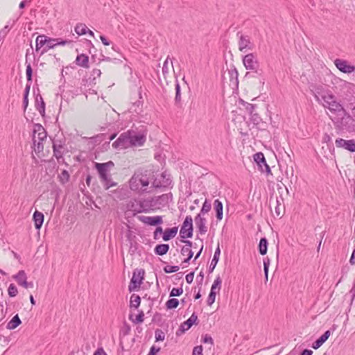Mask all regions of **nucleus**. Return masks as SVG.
<instances>
[{"instance_id":"obj_62","label":"nucleus","mask_w":355,"mask_h":355,"mask_svg":"<svg viewBox=\"0 0 355 355\" xmlns=\"http://www.w3.org/2000/svg\"><path fill=\"white\" fill-rule=\"evenodd\" d=\"M202 342L204 343H210L211 345H214V340L208 334H206L202 337Z\"/></svg>"},{"instance_id":"obj_59","label":"nucleus","mask_w":355,"mask_h":355,"mask_svg":"<svg viewBox=\"0 0 355 355\" xmlns=\"http://www.w3.org/2000/svg\"><path fill=\"white\" fill-rule=\"evenodd\" d=\"M202 346L198 345L193 347L192 355H202Z\"/></svg>"},{"instance_id":"obj_49","label":"nucleus","mask_w":355,"mask_h":355,"mask_svg":"<svg viewBox=\"0 0 355 355\" xmlns=\"http://www.w3.org/2000/svg\"><path fill=\"white\" fill-rule=\"evenodd\" d=\"M270 266V259L268 257H266L263 259V271L266 281L268 280V270Z\"/></svg>"},{"instance_id":"obj_44","label":"nucleus","mask_w":355,"mask_h":355,"mask_svg":"<svg viewBox=\"0 0 355 355\" xmlns=\"http://www.w3.org/2000/svg\"><path fill=\"white\" fill-rule=\"evenodd\" d=\"M275 204H276V206H275V213H276V215L277 216H280V215L282 214V211H281V205H282V202H283L284 201V199L282 196L279 197V198L278 197H275Z\"/></svg>"},{"instance_id":"obj_46","label":"nucleus","mask_w":355,"mask_h":355,"mask_svg":"<svg viewBox=\"0 0 355 355\" xmlns=\"http://www.w3.org/2000/svg\"><path fill=\"white\" fill-rule=\"evenodd\" d=\"M221 284H222V279L220 277V276L216 277V278L215 279V280L211 286V291H216V289L217 288L218 289L217 292L218 293L221 288Z\"/></svg>"},{"instance_id":"obj_15","label":"nucleus","mask_w":355,"mask_h":355,"mask_svg":"<svg viewBox=\"0 0 355 355\" xmlns=\"http://www.w3.org/2000/svg\"><path fill=\"white\" fill-rule=\"evenodd\" d=\"M137 218L139 221L144 224L150 226H159L163 223V218L162 216H138Z\"/></svg>"},{"instance_id":"obj_20","label":"nucleus","mask_w":355,"mask_h":355,"mask_svg":"<svg viewBox=\"0 0 355 355\" xmlns=\"http://www.w3.org/2000/svg\"><path fill=\"white\" fill-rule=\"evenodd\" d=\"M37 132V139L40 141H43L46 139L47 132L44 127L40 123H35L33 127V135L35 136Z\"/></svg>"},{"instance_id":"obj_28","label":"nucleus","mask_w":355,"mask_h":355,"mask_svg":"<svg viewBox=\"0 0 355 355\" xmlns=\"http://www.w3.org/2000/svg\"><path fill=\"white\" fill-rule=\"evenodd\" d=\"M49 42V37L45 35H40L36 38L35 51H38L42 47H44L46 43Z\"/></svg>"},{"instance_id":"obj_23","label":"nucleus","mask_w":355,"mask_h":355,"mask_svg":"<svg viewBox=\"0 0 355 355\" xmlns=\"http://www.w3.org/2000/svg\"><path fill=\"white\" fill-rule=\"evenodd\" d=\"M178 230V227H173L171 228H166L164 231H163L162 239L164 241H168L172 239H173Z\"/></svg>"},{"instance_id":"obj_61","label":"nucleus","mask_w":355,"mask_h":355,"mask_svg":"<svg viewBox=\"0 0 355 355\" xmlns=\"http://www.w3.org/2000/svg\"><path fill=\"white\" fill-rule=\"evenodd\" d=\"M160 351V347L153 345L147 355H156Z\"/></svg>"},{"instance_id":"obj_3","label":"nucleus","mask_w":355,"mask_h":355,"mask_svg":"<svg viewBox=\"0 0 355 355\" xmlns=\"http://www.w3.org/2000/svg\"><path fill=\"white\" fill-rule=\"evenodd\" d=\"M243 63L247 70H250L261 76L262 70L259 69V63L257 55L253 53H248L243 57Z\"/></svg>"},{"instance_id":"obj_55","label":"nucleus","mask_w":355,"mask_h":355,"mask_svg":"<svg viewBox=\"0 0 355 355\" xmlns=\"http://www.w3.org/2000/svg\"><path fill=\"white\" fill-rule=\"evenodd\" d=\"M54 40H55V46H58V45L64 46L65 44H69L71 43V42H72L71 40H62L61 38H54Z\"/></svg>"},{"instance_id":"obj_40","label":"nucleus","mask_w":355,"mask_h":355,"mask_svg":"<svg viewBox=\"0 0 355 355\" xmlns=\"http://www.w3.org/2000/svg\"><path fill=\"white\" fill-rule=\"evenodd\" d=\"M101 182L105 190H107L110 187H115L116 185V183L112 181L111 175L107 177V180H101Z\"/></svg>"},{"instance_id":"obj_16","label":"nucleus","mask_w":355,"mask_h":355,"mask_svg":"<svg viewBox=\"0 0 355 355\" xmlns=\"http://www.w3.org/2000/svg\"><path fill=\"white\" fill-rule=\"evenodd\" d=\"M337 148H344L351 153L355 152V140H345L342 138H338L335 141Z\"/></svg>"},{"instance_id":"obj_11","label":"nucleus","mask_w":355,"mask_h":355,"mask_svg":"<svg viewBox=\"0 0 355 355\" xmlns=\"http://www.w3.org/2000/svg\"><path fill=\"white\" fill-rule=\"evenodd\" d=\"M64 146H65V139H53V156L56 157L58 161L60 159H62L63 155L64 154Z\"/></svg>"},{"instance_id":"obj_4","label":"nucleus","mask_w":355,"mask_h":355,"mask_svg":"<svg viewBox=\"0 0 355 355\" xmlns=\"http://www.w3.org/2000/svg\"><path fill=\"white\" fill-rule=\"evenodd\" d=\"M144 274L145 270L142 268H137L133 271L132 277L128 286V291L130 292L135 291L140 287L144 279Z\"/></svg>"},{"instance_id":"obj_64","label":"nucleus","mask_w":355,"mask_h":355,"mask_svg":"<svg viewBox=\"0 0 355 355\" xmlns=\"http://www.w3.org/2000/svg\"><path fill=\"white\" fill-rule=\"evenodd\" d=\"M93 355H107V354L102 347H99L94 352Z\"/></svg>"},{"instance_id":"obj_57","label":"nucleus","mask_w":355,"mask_h":355,"mask_svg":"<svg viewBox=\"0 0 355 355\" xmlns=\"http://www.w3.org/2000/svg\"><path fill=\"white\" fill-rule=\"evenodd\" d=\"M180 252H181L182 255L187 256V257L189 256H190V257L193 256V252L192 251L191 249H190L189 248H182Z\"/></svg>"},{"instance_id":"obj_50","label":"nucleus","mask_w":355,"mask_h":355,"mask_svg":"<svg viewBox=\"0 0 355 355\" xmlns=\"http://www.w3.org/2000/svg\"><path fill=\"white\" fill-rule=\"evenodd\" d=\"M155 342L163 341L165 338L164 333L159 329H157L155 331Z\"/></svg>"},{"instance_id":"obj_43","label":"nucleus","mask_w":355,"mask_h":355,"mask_svg":"<svg viewBox=\"0 0 355 355\" xmlns=\"http://www.w3.org/2000/svg\"><path fill=\"white\" fill-rule=\"evenodd\" d=\"M131 331V327L129 324H128L125 321L123 322V326L120 330V336H126L130 334Z\"/></svg>"},{"instance_id":"obj_14","label":"nucleus","mask_w":355,"mask_h":355,"mask_svg":"<svg viewBox=\"0 0 355 355\" xmlns=\"http://www.w3.org/2000/svg\"><path fill=\"white\" fill-rule=\"evenodd\" d=\"M13 279L17 282L19 286L25 288H33L34 284L33 282H27V276L24 270H19L16 275L13 276Z\"/></svg>"},{"instance_id":"obj_52","label":"nucleus","mask_w":355,"mask_h":355,"mask_svg":"<svg viewBox=\"0 0 355 355\" xmlns=\"http://www.w3.org/2000/svg\"><path fill=\"white\" fill-rule=\"evenodd\" d=\"M183 293V289L180 288H173L170 292V297H178L180 296Z\"/></svg>"},{"instance_id":"obj_30","label":"nucleus","mask_w":355,"mask_h":355,"mask_svg":"<svg viewBox=\"0 0 355 355\" xmlns=\"http://www.w3.org/2000/svg\"><path fill=\"white\" fill-rule=\"evenodd\" d=\"M172 199V193H165L162 194L161 196H157V200L158 201V204L159 205V207H164L166 205H168L169 200H171Z\"/></svg>"},{"instance_id":"obj_56","label":"nucleus","mask_w":355,"mask_h":355,"mask_svg":"<svg viewBox=\"0 0 355 355\" xmlns=\"http://www.w3.org/2000/svg\"><path fill=\"white\" fill-rule=\"evenodd\" d=\"M69 174L67 170H63L60 175V181L62 183H65L69 180Z\"/></svg>"},{"instance_id":"obj_9","label":"nucleus","mask_w":355,"mask_h":355,"mask_svg":"<svg viewBox=\"0 0 355 355\" xmlns=\"http://www.w3.org/2000/svg\"><path fill=\"white\" fill-rule=\"evenodd\" d=\"M130 133L128 130L123 132L118 139L112 143V147L115 149H125L130 147Z\"/></svg>"},{"instance_id":"obj_58","label":"nucleus","mask_w":355,"mask_h":355,"mask_svg":"<svg viewBox=\"0 0 355 355\" xmlns=\"http://www.w3.org/2000/svg\"><path fill=\"white\" fill-rule=\"evenodd\" d=\"M163 234V229L162 227L159 225V226H157L155 230L154 231V233H153V238L155 240H158L159 239V234Z\"/></svg>"},{"instance_id":"obj_13","label":"nucleus","mask_w":355,"mask_h":355,"mask_svg":"<svg viewBox=\"0 0 355 355\" xmlns=\"http://www.w3.org/2000/svg\"><path fill=\"white\" fill-rule=\"evenodd\" d=\"M33 94L35 96V109L39 112L41 116H44L45 114V103L44 99L40 94V91L38 87H33Z\"/></svg>"},{"instance_id":"obj_38","label":"nucleus","mask_w":355,"mask_h":355,"mask_svg":"<svg viewBox=\"0 0 355 355\" xmlns=\"http://www.w3.org/2000/svg\"><path fill=\"white\" fill-rule=\"evenodd\" d=\"M33 143L34 145V150L36 153H40L44 150V145L42 141H37L35 139V136L33 135Z\"/></svg>"},{"instance_id":"obj_54","label":"nucleus","mask_w":355,"mask_h":355,"mask_svg":"<svg viewBox=\"0 0 355 355\" xmlns=\"http://www.w3.org/2000/svg\"><path fill=\"white\" fill-rule=\"evenodd\" d=\"M162 180L161 182H162V187H167L172 182L171 180L168 177L167 178L166 175L165 173L162 174Z\"/></svg>"},{"instance_id":"obj_35","label":"nucleus","mask_w":355,"mask_h":355,"mask_svg":"<svg viewBox=\"0 0 355 355\" xmlns=\"http://www.w3.org/2000/svg\"><path fill=\"white\" fill-rule=\"evenodd\" d=\"M74 31L78 35H83L87 33L89 28L85 24L79 23L76 26Z\"/></svg>"},{"instance_id":"obj_19","label":"nucleus","mask_w":355,"mask_h":355,"mask_svg":"<svg viewBox=\"0 0 355 355\" xmlns=\"http://www.w3.org/2000/svg\"><path fill=\"white\" fill-rule=\"evenodd\" d=\"M228 75L230 78V85L232 86L233 89L237 88L239 85V73L234 65L228 69Z\"/></svg>"},{"instance_id":"obj_47","label":"nucleus","mask_w":355,"mask_h":355,"mask_svg":"<svg viewBox=\"0 0 355 355\" xmlns=\"http://www.w3.org/2000/svg\"><path fill=\"white\" fill-rule=\"evenodd\" d=\"M26 75L27 82L32 83L33 82V69L31 63H26Z\"/></svg>"},{"instance_id":"obj_33","label":"nucleus","mask_w":355,"mask_h":355,"mask_svg":"<svg viewBox=\"0 0 355 355\" xmlns=\"http://www.w3.org/2000/svg\"><path fill=\"white\" fill-rule=\"evenodd\" d=\"M175 104L178 107H181V89L180 83L178 80L175 83Z\"/></svg>"},{"instance_id":"obj_45","label":"nucleus","mask_w":355,"mask_h":355,"mask_svg":"<svg viewBox=\"0 0 355 355\" xmlns=\"http://www.w3.org/2000/svg\"><path fill=\"white\" fill-rule=\"evenodd\" d=\"M211 202L206 199L202 205V207L200 209V212L199 214H200V216H202V214H207L211 210Z\"/></svg>"},{"instance_id":"obj_22","label":"nucleus","mask_w":355,"mask_h":355,"mask_svg":"<svg viewBox=\"0 0 355 355\" xmlns=\"http://www.w3.org/2000/svg\"><path fill=\"white\" fill-rule=\"evenodd\" d=\"M44 219V214L36 210L33 215V220L34 221L35 227L36 230H40L43 225Z\"/></svg>"},{"instance_id":"obj_31","label":"nucleus","mask_w":355,"mask_h":355,"mask_svg":"<svg viewBox=\"0 0 355 355\" xmlns=\"http://www.w3.org/2000/svg\"><path fill=\"white\" fill-rule=\"evenodd\" d=\"M268 241L266 237H262L258 245L259 252L261 255H265L268 251Z\"/></svg>"},{"instance_id":"obj_24","label":"nucleus","mask_w":355,"mask_h":355,"mask_svg":"<svg viewBox=\"0 0 355 355\" xmlns=\"http://www.w3.org/2000/svg\"><path fill=\"white\" fill-rule=\"evenodd\" d=\"M75 63L80 67L88 69L89 67V57L84 53L79 54L76 58Z\"/></svg>"},{"instance_id":"obj_41","label":"nucleus","mask_w":355,"mask_h":355,"mask_svg":"<svg viewBox=\"0 0 355 355\" xmlns=\"http://www.w3.org/2000/svg\"><path fill=\"white\" fill-rule=\"evenodd\" d=\"M55 46L54 38L49 37V42L46 43L45 46L43 48L40 53V55H42L45 53H46L49 49H53Z\"/></svg>"},{"instance_id":"obj_34","label":"nucleus","mask_w":355,"mask_h":355,"mask_svg":"<svg viewBox=\"0 0 355 355\" xmlns=\"http://www.w3.org/2000/svg\"><path fill=\"white\" fill-rule=\"evenodd\" d=\"M141 303V297L139 295L132 294L130 297V306L135 309H138Z\"/></svg>"},{"instance_id":"obj_53","label":"nucleus","mask_w":355,"mask_h":355,"mask_svg":"<svg viewBox=\"0 0 355 355\" xmlns=\"http://www.w3.org/2000/svg\"><path fill=\"white\" fill-rule=\"evenodd\" d=\"M180 267L178 266H166L164 267V271L166 273H173L178 271Z\"/></svg>"},{"instance_id":"obj_8","label":"nucleus","mask_w":355,"mask_h":355,"mask_svg":"<svg viewBox=\"0 0 355 355\" xmlns=\"http://www.w3.org/2000/svg\"><path fill=\"white\" fill-rule=\"evenodd\" d=\"M254 161L258 166V169L262 173H271L270 166L268 165L264 154L258 152L253 155Z\"/></svg>"},{"instance_id":"obj_26","label":"nucleus","mask_w":355,"mask_h":355,"mask_svg":"<svg viewBox=\"0 0 355 355\" xmlns=\"http://www.w3.org/2000/svg\"><path fill=\"white\" fill-rule=\"evenodd\" d=\"M220 254V250L219 245H218V247L216 248V249L215 250L214 257L212 258V260L211 261L210 266L208 269L209 273H211L214 271V268H216V266L219 261Z\"/></svg>"},{"instance_id":"obj_51","label":"nucleus","mask_w":355,"mask_h":355,"mask_svg":"<svg viewBox=\"0 0 355 355\" xmlns=\"http://www.w3.org/2000/svg\"><path fill=\"white\" fill-rule=\"evenodd\" d=\"M216 293H217L216 291H210V293L208 295L207 300V305L211 306L214 303L215 300H216Z\"/></svg>"},{"instance_id":"obj_39","label":"nucleus","mask_w":355,"mask_h":355,"mask_svg":"<svg viewBox=\"0 0 355 355\" xmlns=\"http://www.w3.org/2000/svg\"><path fill=\"white\" fill-rule=\"evenodd\" d=\"M129 319L135 324H139L144 322V313L143 311H140L139 313L137 315L136 318L133 319L132 315H130Z\"/></svg>"},{"instance_id":"obj_17","label":"nucleus","mask_w":355,"mask_h":355,"mask_svg":"<svg viewBox=\"0 0 355 355\" xmlns=\"http://www.w3.org/2000/svg\"><path fill=\"white\" fill-rule=\"evenodd\" d=\"M334 64L337 69H339L341 72L345 73H351L355 71V66L349 64L346 60L336 59Z\"/></svg>"},{"instance_id":"obj_25","label":"nucleus","mask_w":355,"mask_h":355,"mask_svg":"<svg viewBox=\"0 0 355 355\" xmlns=\"http://www.w3.org/2000/svg\"><path fill=\"white\" fill-rule=\"evenodd\" d=\"M214 209L216 211V217L218 220H221L223 216V206L221 201L216 199L214 202Z\"/></svg>"},{"instance_id":"obj_48","label":"nucleus","mask_w":355,"mask_h":355,"mask_svg":"<svg viewBox=\"0 0 355 355\" xmlns=\"http://www.w3.org/2000/svg\"><path fill=\"white\" fill-rule=\"evenodd\" d=\"M8 295L10 297H14L18 294V290L14 284H10L8 288Z\"/></svg>"},{"instance_id":"obj_2","label":"nucleus","mask_w":355,"mask_h":355,"mask_svg":"<svg viewBox=\"0 0 355 355\" xmlns=\"http://www.w3.org/2000/svg\"><path fill=\"white\" fill-rule=\"evenodd\" d=\"M148 205H150V204H149L146 199H140L130 200L128 203L127 207L128 211H132V215L135 216L139 213L150 212V207Z\"/></svg>"},{"instance_id":"obj_42","label":"nucleus","mask_w":355,"mask_h":355,"mask_svg":"<svg viewBox=\"0 0 355 355\" xmlns=\"http://www.w3.org/2000/svg\"><path fill=\"white\" fill-rule=\"evenodd\" d=\"M156 200L157 197L146 199V200L148 201L149 204H150V205H148L150 207V211L160 207L159 205L158 204V201Z\"/></svg>"},{"instance_id":"obj_32","label":"nucleus","mask_w":355,"mask_h":355,"mask_svg":"<svg viewBox=\"0 0 355 355\" xmlns=\"http://www.w3.org/2000/svg\"><path fill=\"white\" fill-rule=\"evenodd\" d=\"M189 330L193 324H198V315L195 312L186 321L182 323Z\"/></svg>"},{"instance_id":"obj_10","label":"nucleus","mask_w":355,"mask_h":355,"mask_svg":"<svg viewBox=\"0 0 355 355\" xmlns=\"http://www.w3.org/2000/svg\"><path fill=\"white\" fill-rule=\"evenodd\" d=\"M130 141L131 146H142L146 140V135L144 132H137L133 130H129Z\"/></svg>"},{"instance_id":"obj_36","label":"nucleus","mask_w":355,"mask_h":355,"mask_svg":"<svg viewBox=\"0 0 355 355\" xmlns=\"http://www.w3.org/2000/svg\"><path fill=\"white\" fill-rule=\"evenodd\" d=\"M250 120L254 123V125H256L258 128H262L260 125L263 124V122L262 121L261 118L259 116L257 113H253L250 115Z\"/></svg>"},{"instance_id":"obj_18","label":"nucleus","mask_w":355,"mask_h":355,"mask_svg":"<svg viewBox=\"0 0 355 355\" xmlns=\"http://www.w3.org/2000/svg\"><path fill=\"white\" fill-rule=\"evenodd\" d=\"M194 220L199 234L201 235L206 234L207 232L206 218L200 216V214H198L195 217Z\"/></svg>"},{"instance_id":"obj_1","label":"nucleus","mask_w":355,"mask_h":355,"mask_svg":"<svg viewBox=\"0 0 355 355\" xmlns=\"http://www.w3.org/2000/svg\"><path fill=\"white\" fill-rule=\"evenodd\" d=\"M322 99L324 101V107H327L331 112L337 114H340V112H343L344 114H346V110L343 106L336 101V98L333 94L322 95Z\"/></svg>"},{"instance_id":"obj_5","label":"nucleus","mask_w":355,"mask_h":355,"mask_svg":"<svg viewBox=\"0 0 355 355\" xmlns=\"http://www.w3.org/2000/svg\"><path fill=\"white\" fill-rule=\"evenodd\" d=\"M193 226L191 216H187L180 230V236L182 239H189L193 236Z\"/></svg>"},{"instance_id":"obj_63","label":"nucleus","mask_w":355,"mask_h":355,"mask_svg":"<svg viewBox=\"0 0 355 355\" xmlns=\"http://www.w3.org/2000/svg\"><path fill=\"white\" fill-rule=\"evenodd\" d=\"M194 277V271H192L186 275V281L188 284H191Z\"/></svg>"},{"instance_id":"obj_37","label":"nucleus","mask_w":355,"mask_h":355,"mask_svg":"<svg viewBox=\"0 0 355 355\" xmlns=\"http://www.w3.org/2000/svg\"><path fill=\"white\" fill-rule=\"evenodd\" d=\"M179 300L176 298H171L166 302V307L167 309H176L179 305Z\"/></svg>"},{"instance_id":"obj_6","label":"nucleus","mask_w":355,"mask_h":355,"mask_svg":"<svg viewBox=\"0 0 355 355\" xmlns=\"http://www.w3.org/2000/svg\"><path fill=\"white\" fill-rule=\"evenodd\" d=\"M114 166L112 161L104 163H95V168L97 170L99 178L101 180H107V177L110 176V168Z\"/></svg>"},{"instance_id":"obj_60","label":"nucleus","mask_w":355,"mask_h":355,"mask_svg":"<svg viewBox=\"0 0 355 355\" xmlns=\"http://www.w3.org/2000/svg\"><path fill=\"white\" fill-rule=\"evenodd\" d=\"M244 104L245 105V110H247V112L250 115L254 113V110L256 105L254 104L248 103H245Z\"/></svg>"},{"instance_id":"obj_29","label":"nucleus","mask_w":355,"mask_h":355,"mask_svg":"<svg viewBox=\"0 0 355 355\" xmlns=\"http://www.w3.org/2000/svg\"><path fill=\"white\" fill-rule=\"evenodd\" d=\"M21 323V320H20L18 314L14 315L12 319L8 322L6 328L10 330H12L16 329L18 326H19Z\"/></svg>"},{"instance_id":"obj_27","label":"nucleus","mask_w":355,"mask_h":355,"mask_svg":"<svg viewBox=\"0 0 355 355\" xmlns=\"http://www.w3.org/2000/svg\"><path fill=\"white\" fill-rule=\"evenodd\" d=\"M169 245L166 243L157 244L154 248V252L156 255L163 256L167 254L169 250Z\"/></svg>"},{"instance_id":"obj_21","label":"nucleus","mask_w":355,"mask_h":355,"mask_svg":"<svg viewBox=\"0 0 355 355\" xmlns=\"http://www.w3.org/2000/svg\"><path fill=\"white\" fill-rule=\"evenodd\" d=\"M331 334L330 330H327L322 335H321L312 344V347L314 349H319L329 338Z\"/></svg>"},{"instance_id":"obj_12","label":"nucleus","mask_w":355,"mask_h":355,"mask_svg":"<svg viewBox=\"0 0 355 355\" xmlns=\"http://www.w3.org/2000/svg\"><path fill=\"white\" fill-rule=\"evenodd\" d=\"M139 183L142 187H147L149 184L148 178L146 175H134L130 180V187L132 190L139 189Z\"/></svg>"},{"instance_id":"obj_7","label":"nucleus","mask_w":355,"mask_h":355,"mask_svg":"<svg viewBox=\"0 0 355 355\" xmlns=\"http://www.w3.org/2000/svg\"><path fill=\"white\" fill-rule=\"evenodd\" d=\"M236 36L239 38V49L240 51H246L247 50H252L254 49V44L251 42L250 37L247 35L242 34L241 32L239 31L236 33Z\"/></svg>"}]
</instances>
